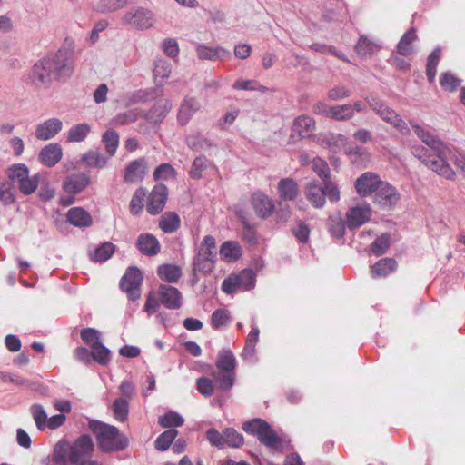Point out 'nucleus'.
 I'll list each match as a JSON object with an SVG mask.
<instances>
[{
  "label": "nucleus",
  "instance_id": "nucleus-40",
  "mask_svg": "<svg viewBox=\"0 0 465 465\" xmlns=\"http://www.w3.org/2000/svg\"><path fill=\"white\" fill-rule=\"evenodd\" d=\"M29 174V170L27 166L24 163L13 164L7 169L8 178L18 185L27 178Z\"/></svg>",
  "mask_w": 465,
  "mask_h": 465
},
{
  "label": "nucleus",
  "instance_id": "nucleus-5",
  "mask_svg": "<svg viewBox=\"0 0 465 465\" xmlns=\"http://www.w3.org/2000/svg\"><path fill=\"white\" fill-rule=\"evenodd\" d=\"M242 429L246 433L257 437L259 441L272 452H282L290 443L289 440L279 436L267 421L260 418L245 421Z\"/></svg>",
  "mask_w": 465,
  "mask_h": 465
},
{
  "label": "nucleus",
  "instance_id": "nucleus-16",
  "mask_svg": "<svg viewBox=\"0 0 465 465\" xmlns=\"http://www.w3.org/2000/svg\"><path fill=\"white\" fill-rule=\"evenodd\" d=\"M159 297L161 303L167 309L177 310L183 305V295L181 292L173 286L161 284L159 287Z\"/></svg>",
  "mask_w": 465,
  "mask_h": 465
},
{
  "label": "nucleus",
  "instance_id": "nucleus-15",
  "mask_svg": "<svg viewBox=\"0 0 465 465\" xmlns=\"http://www.w3.org/2000/svg\"><path fill=\"white\" fill-rule=\"evenodd\" d=\"M168 189L163 184H156L148 196L147 211L150 214L160 213L165 206Z\"/></svg>",
  "mask_w": 465,
  "mask_h": 465
},
{
  "label": "nucleus",
  "instance_id": "nucleus-1",
  "mask_svg": "<svg viewBox=\"0 0 465 465\" xmlns=\"http://www.w3.org/2000/svg\"><path fill=\"white\" fill-rule=\"evenodd\" d=\"M411 127L416 135L429 147L413 146L411 152L415 157L447 180H453L456 175L449 163L451 161L460 173L465 177V153L443 143L437 136L419 124L411 123Z\"/></svg>",
  "mask_w": 465,
  "mask_h": 465
},
{
  "label": "nucleus",
  "instance_id": "nucleus-43",
  "mask_svg": "<svg viewBox=\"0 0 465 465\" xmlns=\"http://www.w3.org/2000/svg\"><path fill=\"white\" fill-rule=\"evenodd\" d=\"M187 144L193 150H206L213 146L212 141L201 134H193L187 137Z\"/></svg>",
  "mask_w": 465,
  "mask_h": 465
},
{
  "label": "nucleus",
  "instance_id": "nucleus-54",
  "mask_svg": "<svg viewBox=\"0 0 465 465\" xmlns=\"http://www.w3.org/2000/svg\"><path fill=\"white\" fill-rule=\"evenodd\" d=\"M172 71L171 64L164 59H158L154 63L153 75L155 79H166Z\"/></svg>",
  "mask_w": 465,
  "mask_h": 465
},
{
  "label": "nucleus",
  "instance_id": "nucleus-25",
  "mask_svg": "<svg viewBox=\"0 0 465 465\" xmlns=\"http://www.w3.org/2000/svg\"><path fill=\"white\" fill-rule=\"evenodd\" d=\"M279 196L283 201H292L299 193L297 183L292 178H283L278 183Z\"/></svg>",
  "mask_w": 465,
  "mask_h": 465
},
{
  "label": "nucleus",
  "instance_id": "nucleus-49",
  "mask_svg": "<svg viewBox=\"0 0 465 465\" xmlns=\"http://www.w3.org/2000/svg\"><path fill=\"white\" fill-rule=\"evenodd\" d=\"M244 442L243 436L233 428H226L224 430V445L225 447L239 448Z\"/></svg>",
  "mask_w": 465,
  "mask_h": 465
},
{
  "label": "nucleus",
  "instance_id": "nucleus-48",
  "mask_svg": "<svg viewBox=\"0 0 465 465\" xmlns=\"http://www.w3.org/2000/svg\"><path fill=\"white\" fill-rule=\"evenodd\" d=\"M80 335L84 342L87 344L91 349L102 343L101 334L96 329L84 328L81 331Z\"/></svg>",
  "mask_w": 465,
  "mask_h": 465
},
{
  "label": "nucleus",
  "instance_id": "nucleus-23",
  "mask_svg": "<svg viewBox=\"0 0 465 465\" xmlns=\"http://www.w3.org/2000/svg\"><path fill=\"white\" fill-rule=\"evenodd\" d=\"M63 150L58 143H49L45 145L39 153L40 162L47 166L54 167L62 159Z\"/></svg>",
  "mask_w": 465,
  "mask_h": 465
},
{
  "label": "nucleus",
  "instance_id": "nucleus-27",
  "mask_svg": "<svg viewBox=\"0 0 465 465\" xmlns=\"http://www.w3.org/2000/svg\"><path fill=\"white\" fill-rule=\"evenodd\" d=\"M305 195L307 200L315 208H322L325 203L324 193L322 186L319 185L317 182H310L305 189Z\"/></svg>",
  "mask_w": 465,
  "mask_h": 465
},
{
  "label": "nucleus",
  "instance_id": "nucleus-56",
  "mask_svg": "<svg viewBox=\"0 0 465 465\" xmlns=\"http://www.w3.org/2000/svg\"><path fill=\"white\" fill-rule=\"evenodd\" d=\"M390 246V236L382 234L378 237L371 245V252L376 256L382 255Z\"/></svg>",
  "mask_w": 465,
  "mask_h": 465
},
{
  "label": "nucleus",
  "instance_id": "nucleus-26",
  "mask_svg": "<svg viewBox=\"0 0 465 465\" xmlns=\"http://www.w3.org/2000/svg\"><path fill=\"white\" fill-rule=\"evenodd\" d=\"M67 221L76 227H88L92 224V217L81 207L71 208L67 213Z\"/></svg>",
  "mask_w": 465,
  "mask_h": 465
},
{
  "label": "nucleus",
  "instance_id": "nucleus-53",
  "mask_svg": "<svg viewBox=\"0 0 465 465\" xmlns=\"http://www.w3.org/2000/svg\"><path fill=\"white\" fill-rule=\"evenodd\" d=\"M232 88L235 90L260 91L262 93H265L267 91L265 86L261 85L255 80L238 79L234 82Z\"/></svg>",
  "mask_w": 465,
  "mask_h": 465
},
{
  "label": "nucleus",
  "instance_id": "nucleus-3",
  "mask_svg": "<svg viewBox=\"0 0 465 465\" xmlns=\"http://www.w3.org/2000/svg\"><path fill=\"white\" fill-rule=\"evenodd\" d=\"M94 452V443L87 434H83L72 443L60 440L54 450V460L57 465H79L89 460Z\"/></svg>",
  "mask_w": 465,
  "mask_h": 465
},
{
  "label": "nucleus",
  "instance_id": "nucleus-52",
  "mask_svg": "<svg viewBox=\"0 0 465 465\" xmlns=\"http://www.w3.org/2000/svg\"><path fill=\"white\" fill-rule=\"evenodd\" d=\"M146 192L143 188H139L134 193L130 202V212L134 215L138 214L143 208V200Z\"/></svg>",
  "mask_w": 465,
  "mask_h": 465
},
{
  "label": "nucleus",
  "instance_id": "nucleus-64",
  "mask_svg": "<svg viewBox=\"0 0 465 465\" xmlns=\"http://www.w3.org/2000/svg\"><path fill=\"white\" fill-rule=\"evenodd\" d=\"M441 86L448 91H454L460 84V80L450 73H445L440 77Z\"/></svg>",
  "mask_w": 465,
  "mask_h": 465
},
{
  "label": "nucleus",
  "instance_id": "nucleus-18",
  "mask_svg": "<svg viewBox=\"0 0 465 465\" xmlns=\"http://www.w3.org/2000/svg\"><path fill=\"white\" fill-rule=\"evenodd\" d=\"M371 215V207L368 204L351 208L346 213V223L349 229H355L369 221Z\"/></svg>",
  "mask_w": 465,
  "mask_h": 465
},
{
  "label": "nucleus",
  "instance_id": "nucleus-59",
  "mask_svg": "<svg viewBox=\"0 0 465 465\" xmlns=\"http://www.w3.org/2000/svg\"><path fill=\"white\" fill-rule=\"evenodd\" d=\"M322 191L324 198H328L330 202L336 203L340 200V191L336 183L330 179L323 181Z\"/></svg>",
  "mask_w": 465,
  "mask_h": 465
},
{
  "label": "nucleus",
  "instance_id": "nucleus-45",
  "mask_svg": "<svg viewBox=\"0 0 465 465\" xmlns=\"http://www.w3.org/2000/svg\"><path fill=\"white\" fill-rule=\"evenodd\" d=\"M114 418L119 421H124L129 413V403L124 398H117L113 403Z\"/></svg>",
  "mask_w": 465,
  "mask_h": 465
},
{
  "label": "nucleus",
  "instance_id": "nucleus-4",
  "mask_svg": "<svg viewBox=\"0 0 465 465\" xmlns=\"http://www.w3.org/2000/svg\"><path fill=\"white\" fill-rule=\"evenodd\" d=\"M88 428L94 433L97 446L102 452H118L125 450L129 445L127 437L113 425L91 420L88 422Z\"/></svg>",
  "mask_w": 465,
  "mask_h": 465
},
{
  "label": "nucleus",
  "instance_id": "nucleus-2",
  "mask_svg": "<svg viewBox=\"0 0 465 465\" xmlns=\"http://www.w3.org/2000/svg\"><path fill=\"white\" fill-rule=\"evenodd\" d=\"M73 72L72 58L59 51L38 61L29 73V79L36 87H48L53 80L68 77Z\"/></svg>",
  "mask_w": 465,
  "mask_h": 465
},
{
  "label": "nucleus",
  "instance_id": "nucleus-9",
  "mask_svg": "<svg viewBox=\"0 0 465 465\" xmlns=\"http://www.w3.org/2000/svg\"><path fill=\"white\" fill-rule=\"evenodd\" d=\"M124 25L137 30L152 28L155 23V15L153 11L144 7H134L127 11L123 16Z\"/></svg>",
  "mask_w": 465,
  "mask_h": 465
},
{
  "label": "nucleus",
  "instance_id": "nucleus-11",
  "mask_svg": "<svg viewBox=\"0 0 465 465\" xmlns=\"http://www.w3.org/2000/svg\"><path fill=\"white\" fill-rule=\"evenodd\" d=\"M90 183V178L84 173H73L67 176L63 183V189L65 193L74 195L84 191ZM73 196L62 198V203L65 206L71 205L74 203Z\"/></svg>",
  "mask_w": 465,
  "mask_h": 465
},
{
  "label": "nucleus",
  "instance_id": "nucleus-14",
  "mask_svg": "<svg viewBox=\"0 0 465 465\" xmlns=\"http://www.w3.org/2000/svg\"><path fill=\"white\" fill-rule=\"evenodd\" d=\"M173 107L170 99H159L146 113L143 114V117L146 122L153 125H159L167 116Z\"/></svg>",
  "mask_w": 465,
  "mask_h": 465
},
{
  "label": "nucleus",
  "instance_id": "nucleus-24",
  "mask_svg": "<svg viewBox=\"0 0 465 465\" xmlns=\"http://www.w3.org/2000/svg\"><path fill=\"white\" fill-rule=\"evenodd\" d=\"M137 248L143 255L154 256L159 253L161 245L154 235L143 233L137 239Z\"/></svg>",
  "mask_w": 465,
  "mask_h": 465
},
{
  "label": "nucleus",
  "instance_id": "nucleus-41",
  "mask_svg": "<svg viewBox=\"0 0 465 465\" xmlns=\"http://www.w3.org/2000/svg\"><path fill=\"white\" fill-rule=\"evenodd\" d=\"M102 142L105 146L109 157L114 156L119 145L118 134L114 130H107L102 136Z\"/></svg>",
  "mask_w": 465,
  "mask_h": 465
},
{
  "label": "nucleus",
  "instance_id": "nucleus-42",
  "mask_svg": "<svg viewBox=\"0 0 465 465\" xmlns=\"http://www.w3.org/2000/svg\"><path fill=\"white\" fill-rule=\"evenodd\" d=\"M178 435L176 429H169L161 433L155 440V448L160 451H164L169 449L172 442Z\"/></svg>",
  "mask_w": 465,
  "mask_h": 465
},
{
  "label": "nucleus",
  "instance_id": "nucleus-12",
  "mask_svg": "<svg viewBox=\"0 0 465 465\" xmlns=\"http://www.w3.org/2000/svg\"><path fill=\"white\" fill-rule=\"evenodd\" d=\"M400 199L398 190L387 182H382L373 195V203L382 210L394 209Z\"/></svg>",
  "mask_w": 465,
  "mask_h": 465
},
{
  "label": "nucleus",
  "instance_id": "nucleus-31",
  "mask_svg": "<svg viewBox=\"0 0 465 465\" xmlns=\"http://www.w3.org/2000/svg\"><path fill=\"white\" fill-rule=\"evenodd\" d=\"M158 275L167 282H176L182 276V270L177 265L163 264L158 267Z\"/></svg>",
  "mask_w": 465,
  "mask_h": 465
},
{
  "label": "nucleus",
  "instance_id": "nucleus-39",
  "mask_svg": "<svg viewBox=\"0 0 465 465\" xmlns=\"http://www.w3.org/2000/svg\"><path fill=\"white\" fill-rule=\"evenodd\" d=\"M235 277L242 291H249L255 286L256 273L252 269L242 270Z\"/></svg>",
  "mask_w": 465,
  "mask_h": 465
},
{
  "label": "nucleus",
  "instance_id": "nucleus-36",
  "mask_svg": "<svg viewBox=\"0 0 465 465\" xmlns=\"http://www.w3.org/2000/svg\"><path fill=\"white\" fill-rule=\"evenodd\" d=\"M30 413L36 428L41 431L46 430L48 415L45 408L41 404L35 403L30 407Z\"/></svg>",
  "mask_w": 465,
  "mask_h": 465
},
{
  "label": "nucleus",
  "instance_id": "nucleus-17",
  "mask_svg": "<svg viewBox=\"0 0 465 465\" xmlns=\"http://www.w3.org/2000/svg\"><path fill=\"white\" fill-rule=\"evenodd\" d=\"M201 102L194 98L186 96L178 110L177 122L180 125H186L193 116L201 109Z\"/></svg>",
  "mask_w": 465,
  "mask_h": 465
},
{
  "label": "nucleus",
  "instance_id": "nucleus-62",
  "mask_svg": "<svg viewBox=\"0 0 465 465\" xmlns=\"http://www.w3.org/2000/svg\"><path fill=\"white\" fill-rule=\"evenodd\" d=\"M196 387L199 393L205 397L213 395L214 391V385L211 379L206 377H200L196 380Z\"/></svg>",
  "mask_w": 465,
  "mask_h": 465
},
{
  "label": "nucleus",
  "instance_id": "nucleus-44",
  "mask_svg": "<svg viewBox=\"0 0 465 465\" xmlns=\"http://www.w3.org/2000/svg\"><path fill=\"white\" fill-rule=\"evenodd\" d=\"M115 246L111 242H104L100 245L91 255V259L94 262H103L107 261L114 252Z\"/></svg>",
  "mask_w": 465,
  "mask_h": 465
},
{
  "label": "nucleus",
  "instance_id": "nucleus-46",
  "mask_svg": "<svg viewBox=\"0 0 465 465\" xmlns=\"http://www.w3.org/2000/svg\"><path fill=\"white\" fill-rule=\"evenodd\" d=\"M440 52L441 51L440 48H436L428 57L426 74L430 83L434 82L437 72V65L440 61Z\"/></svg>",
  "mask_w": 465,
  "mask_h": 465
},
{
  "label": "nucleus",
  "instance_id": "nucleus-51",
  "mask_svg": "<svg viewBox=\"0 0 465 465\" xmlns=\"http://www.w3.org/2000/svg\"><path fill=\"white\" fill-rule=\"evenodd\" d=\"M92 359L102 365H106L111 361L110 350L101 343L92 349Z\"/></svg>",
  "mask_w": 465,
  "mask_h": 465
},
{
  "label": "nucleus",
  "instance_id": "nucleus-61",
  "mask_svg": "<svg viewBox=\"0 0 465 465\" xmlns=\"http://www.w3.org/2000/svg\"><path fill=\"white\" fill-rule=\"evenodd\" d=\"M377 45L366 36H361L355 46V50L360 55H367L373 53Z\"/></svg>",
  "mask_w": 465,
  "mask_h": 465
},
{
  "label": "nucleus",
  "instance_id": "nucleus-19",
  "mask_svg": "<svg viewBox=\"0 0 465 465\" xmlns=\"http://www.w3.org/2000/svg\"><path fill=\"white\" fill-rule=\"evenodd\" d=\"M147 169V163L144 158L132 161L124 170V181L128 183H134L143 180Z\"/></svg>",
  "mask_w": 465,
  "mask_h": 465
},
{
  "label": "nucleus",
  "instance_id": "nucleus-63",
  "mask_svg": "<svg viewBox=\"0 0 465 465\" xmlns=\"http://www.w3.org/2000/svg\"><path fill=\"white\" fill-rule=\"evenodd\" d=\"M208 160L204 156H199L194 159L190 170V176L193 179L202 177V172L207 167Z\"/></svg>",
  "mask_w": 465,
  "mask_h": 465
},
{
  "label": "nucleus",
  "instance_id": "nucleus-57",
  "mask_svg": "<svg viewBox=\"0 0 465 465\" xmlns=\"http://www.w3.org/2000/svg\"><path fill=\"white\" fill-rule=\"evenodd\" d=\"M39 184V174H35L33 176H27L20 184L19 190L22 193L25 195L32 194L37 189Z\"/></svg>",
  "mask_w": 465,
  "mask_h": 465
},
{
  "label": "nucleus",
  "instance_id": "nucleus-8",
  "mask_svg": "<svg viewBox=\"0 0 465 465\" xmlns=\"http://www.w3.org/2000/svg\"><path fill=\"white\" fill-rule=\"evenodd\" d=\"M366 102L383 121L394 126L401 134H406L410 132L407 124L400 117V115L391 108L385 105L382 102L376 98H366Z\"/></svg>",
  "mask_w": 465,
  "mask_h": 465
},
{
  "label": "nucleus",
  "instance_id": "nucleus-28",
  "mask_svg": "<svg viewBox=\"0 0 465 465\" xmlns=\"http://www.w3.org/2000/svg\"><path fill=\"white\" fill-rule=\"evenodd\" d=\"M109 158L98 150H90L82 155V162L89 168L103 169L107 165Z\"/></svg>",
  "mask_w": 465,
  "mask_h": 465
},
{
  "label": "nucleus",
  "instance_id": "nucleus-34",
  "mask_svg": "<svg viewBox=\"0 0 465 465\" xmlns=\"http://www.w3.org/2000/svg\"><path fill=\"white\" fill-rule=\"evenodd\" d=\"M91 126L86 123L73 125L67 133V140L73 143H80L84 141L89 133Z\"/></svg>",
  "mask_w": 465,
  "mask_h": 465
},
{
  "label": "nucleus",
  "instance_id": "nucleus-50",
  "mask_svg": "<svg viewBox=\"0 0 465 465\" xmlns=\"http://www.w3.org/2000/svg\"><path fill=\"white\" fill-rule=\"evenodd\" d=\"M183 418L174 411H168L159 418V424L163 428L180 427L183 424Z\"/></svg>",
  "mask_w": 465,
  "mask_h": 465
},
{
  "label": "nucleus",
  "instance_id": "nucleus-35",
  "mask_svg": "<svg viewBox=\"0 0 465 465\" xmlns=\"http://www.w3.org/2000/svg\"><path fill=\"white\" fill-rule=\"evenodd\" d=\"M180 218L175 213H164L159 222V227L165 233H172L180 227Z\"/></svg>",
  "mask_w": 465,
  "mask_h": 465
},
{
  "label": "nucleus",
  "instance_id": "nucleus-21",
  "mask_svg": "<svg viewBox=\"0 0 465 465\" xmlns=\"http://www.w3.org/2000/svg\"><path fill=\"white\" fill-rule=\"evenodd\" d=\"M196 54L200 60H226L231 57V52L222 46L212 47L205 45L196 46Z\"/></svg>",
  "mask_w": 465,
  "mask_h": 465
},
{
  "label": "nucleus",
  "instance_id": "nucleus-47",
  "mask_svg": "<svg viewBox=\"0 0 465 465\" xmlns=\"http://www.w3.org/2000/svg\"><path fill=\"white\" fill-rule=\"evenodd\" d=\"M140 116H143V111L139 109H131L118 114L114 119V124L125 125L135 122Z\"/></svg>",
  "mask_w": 465,
  "mask_h": 465
},
{
  "label": "nucleus",
  "instance_id": "nucleus-55",
  "mask_svg": "<svg viewBox=\"0 0 465 465\" xmlns=\"http://www.w3.org/2000/svg\"><path fill=\"white\" fill-rule=\"evenodd\" d=\"M230 319V313L225 309L215 310L211 316V324L213 329H219L227 324Z\"/></svg>",
  "mask_w": 465,
  "mask_h": 465
},
{
  "label": "nucleus",
  "instance_id": "nucleus-10",
  "mask_svg": "<svg viewBox=\"0 0 465 465\" xmlns=\"http://www.w3.org/2000/svg\"><path fill=\"white\" fill-rule=\"evenodd\" d=\"M143 276L135 266L129 267L120 281V288L130 301H137L141 297V285Z\"/></svg>",
  "mask_w": 465,
  "mask_h": 465
},
{
  "label": "nucleus",
  "instance_id": "nucleus-29",
  "mask_svg": "<svg viewBox=\"0 0 465 465\" xmlns=\"http://www.w3.org/2000/svg\"><path fill=\"white\" fill-rule=\"evenodd\" d=\"M396 261L391 258H383L371 267L373 278L385 277L396 269Z\"/></svg>",
  "mask_w": 465,
  "mask_h": 465
},
{
  "label": "nucleus",
  "instance_id": "nucleus-38",
  "mask_svg": "<svg viewBox=\"0 0 465 465\" xmlns=\"http://www.w3.org/2000/svg\"><path fill=\"white\" fill-rule=\"evenodd\" d=\"M330 118L334 121H349L354 116L351 108V104L331 106Z\"/></svg>",
  "mask_w": 465,
  "mask_h": 465
},
{
  "label": "nucleus",
  "instance_id": "nucleus-58",
  "mask_svg": "<svg viewBox=\"0 0 465 465\" xmlns=\"http://www.w3.org/2000/svg\"><path fill=\"white\" fill-rule=\"evenodd\" d=\"M176 172L174 168L169 163H162L160 164L153 173V177L155 180H169L171 178H174Z\"/></svg>",
  "mask_w": 465,
  "mask_h": 465
},
{
  "label": "nucleus",
  "instance_id": "nucleus-37",
  "mask_svg": "<svg viewBox=\"0 0 465 465\" xmlns=\"http://www.w3.org/2000/svg\"><path fill=\"white\" fill-rule=\"evenodd\" d=\"M328 229L330 233L335 238H341L345 233V223L341 215L334 213L329 216Z\"/></svg>",
  "mask_w": 465,
  "mask_h": 465
},
{
  "label": "nucleus",
  "instance_id": "nucleus-7",
  "mask_svg": "<svg viewBox=\"0 0 465 465\" xmlns=\"http://www.w3.org/2000/svg\"><path fill=\"white\" fill-rule=\"evenodd\" d=\"M217 260V246L214 237L206 235L198 247L196 255L193 261V273L209 274L214 268Z\"/></svg>",
  "mask_w": 465,
  "mask_h": 465
},
{
  "label": "nucleus",
  "instance_id": "nucleus-6",
  "mask_svg": "<svg viewBox=\"0 0 465 465\" xmlns=\"http://www.w3.org/2000/svg\"><path fill=\"white\" fill-rule=\"evenodd\" d=\"M215 365L219 371H213L211 375L221 391H230L236 380V359L232 351L229 349L220 351Z\"/></svg>",
  "mask_w": 465,
  "mask_h": 465
},
{
  "label": "nucleus",
  "instance_id": "nucleus-33",
  "mask_svg": "<svg viewBox=\"0 0 465 465\" xmlns=\"http://www.w3.org/2000/svg\"><path fill=\"white\" fill-rule=\"evenodd\" d=\"M417 39L415 28L408 30L401 38L397 50L401 55H409L413 52L412 43Z\"/></svg>",
  "mask_w": 465,
  "mask_h": 465
},
{
  "label": "nucleus",
  "instance_id": "nucleus-20",
  "mask_svg": "<svg viewBox=\"0 0 465 465\" xmlns=\"http://www.w3.org/2000/svg\"><path fill=\"white\" fill-rule=\"evenodd\" d=\"M63 128V123L58 118H50L39 124L35 130L37 139L46 141L54 138Z\"/></svg>",
  "mask_w": 465,
  "mask_h": 465
},
{
  "label": "nucleus",
  "instance_id": "nucleus-60",
  "mask_svg": "<svg viewBox=\"0 0 465 465\" xmlns=\"http://www.w3.org/2000/svg\"><path fill=\"white\" fill-rule=\"evenodd\" d=\"M206 439L212 446L218 449L225 448L224 445V430L220 433L216 429L212 428L206 431Z\"/></svg>",
  "mask_w": 465,
  "mask_h": 465
},
{
  "label": "nucleus",
  "instance_id": "nucleus-13",
  "mask_svg": "<svg viewBox=\"0 0 465 465\" xmlns=\"http://www.w3.org/2000/svg\"><path fill=\"white\" fill-rule=\"evenodd\" d=\"M382 182L375 173H364L355 181L356 192L361 197L374 195Z\"/></svg>",
  "mask_w": 465,
  "mask_h": 465
},
{
  "label": "nucleus",
  "instance_id": "nucleus-32",
  "mask_svg": "<svg viewBox=\"0 0 465 465\" xmlns=\"http://www.w3.org/2000/svg\"><path fill=\"white\" fill-rule=\"evenodd\" d=\"M220 255L228 262H233L242 255V249L238 242L228 241L222 244Z\"/></svg>",
  "mask_w": 465,
  "mask_h": 465
},
{
  "label": "nucleus",
  "instance_id": "nucleus-30",
  "mask_svg": "<svg viewBox=\"0 0 465 465\" xmlns=\"http://www.w3.org/2000/svg\"><path fill=\"white\" fill-rule=\"evenodd\" d=\"M315 128L314 120L307 115L297 117L293 124V132L297 133L301 137L310 136Z\"/></svg>",
  "mask_w": 465,
  "mask_h": 465
},
{
  "label": "nucleus",
  "instance_id": "nucleus-22",
  "mask_svg": "<svg viewBox=\"0 0 465 465\" xmlns=\"http://www.w3.org/2000/svg\"><path fill=\"white\" fill-rule=\"evenodd\" d=\"M252 205L256 214L261 218L270 216L275 208L272 200L261 192L252 194Z\"/></svg>",
  "mask_w": 465,
  "mask_h": 465
}]
</instances>
